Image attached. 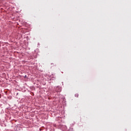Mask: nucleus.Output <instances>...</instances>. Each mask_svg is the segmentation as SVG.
<instances>
[{"mask_svg":"<svg viewBox=\"0 0 131 131\" xmlns=\"http://www.w3.org/2000/svg\"><path fill=\"white\" fill-rule=\"evenodd\" d=\"M61 91H62V88L61 87L57 88L56 92H58L59 93H60V92H61Z\"/></svg>","mask_w":131,"mask_h":131,"instance_id":"1","label":"nucleus"},{"mask_svg":"<svg viewBox=\"0 0 131 131\" xmlns=\"http://www.w3.org/2000/svg\"><path fill=\"white\" fill-rule=\"evenodd\" d=\"M77 97H78V95H76Z\"/></svg>","mask_w":131,"mask_h":131,"instance_id":"3","label":"nucleus"},{"mask_svg":"<svg viewBox=\"0 0 131 131\" xmlns=\"http://www.w3.org/2000/svg\"><path fill=\"white\" fill-rule=\"evenodd\" d=\"M77 97H78V95H76Z\"/></svg>","mask_w":131,"mask_h":131,"instance_id":"2","label":"nucleus"}]
</instances>
